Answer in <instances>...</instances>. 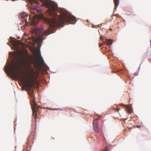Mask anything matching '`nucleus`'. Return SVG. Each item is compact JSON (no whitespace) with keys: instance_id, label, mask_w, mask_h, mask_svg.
<instances>
[{"instance_id":"1","label":"nucleus","mask_w":151,"mask_h":151,"mask_svg":"<svg viewBox=\"0 0 151 151\" xmlns=\"http://www.w3.org/2000/svg\"><path fill=\"white\" fill-rule=\"evenodd\" d=\"M34 54L38 62L34 61L32 56L29 55L23 60V65L26 72L27 79L21 76L18 72L19 65L17 63H15L13 65H10L8 67L5 66V72L11 75L15 79H19L23 84V88L25 91L29 90V94L30 97L32 98V101H31V105L32 109V115L35 119L36 117H38L37 113L39 111L40 107L35 103L34 92L30 88L34 85L35 82L38 83L37 80L38 76L36 72L32 67V64L33 63L35 68L40 66L44 63L43 59L41 58L40 51L39 50H35Z\"/></svg>"},{"instance_id":"2","label":"nucleus","mask_w":151,"mask_h":151,"mask_svg":"<svg viewBox=\"0 0 151 151\" xmlns=\"http://www.w3.org/2000/svg\"><path fill=\"white\" fill-rule=\"evenodd\" d=\"M37 16V18H42L45 22L48 23L49 25V28L46 30L43 34L41 33L42 29L41 28H37L33 30V32L38 36V38L35 40L36 42L38 44L37 45L38 47L40 45L39 43L41 42L43 40L42 39L43 36L44 35L47 36L54 33V30L55 27L63 26L65 22L73 24L74 23L73 22L76 21L75 17L65 10L61 11L57 20H56L55 18H52L51 19L46 18L41 14Z\"/></svg>"},{"instance_id":"3","label":"nucleus","mask_w":151,"mask_h":151,"mask_svg":"<svg viewBox=\"0 0 151 151\" xmlns=\"http://www.w3.org/2000/svg\"><path fill=\"white\" fill-rule=\"evenodd\" d=\"M43 2L41 4L42 7L45 6L48 9L49 12L52 16L55 17H57L58 14L55 12L57 9V5L55 3L52 2L50 0H40ZM31 3H35L37 4H39V2L37 0H29Z\"/></svg>"},{"instance_id":"4","label":"nucleus","mask_w":151,"mask_h":151,"mask_svg":"<svg viewBox=\"0 0 151 151\" xmlns=\"http://www.w3.org/2000/svg\"><path fill=\"white\" fill-rule=\"evenodd\" d=\"M11 42L12 43L13 46L17 50H19V45L23 46L24 44L21 42L19 40H11Z\"/></svg>"},{"instance_id":"5","label":"nucleus","mask_w":151,"mask_h":151,"mask_svg":"<svg viewBox=\"0 0 151 151\" xmlns=\"http://www.w3.org/2000/svg\"><path fill=\"white\" fill-rule=\"evenodd\" d=\"M99 118H97L94 120L93 122V129L94 132L97 133L99 132V129L98 127V124L97 120Z\"/></svg>"},{"instance_id":"6","label":"nucleus","mask_w":151,"mask_h":151,"mask_svg":"<svg viewBox=\"0 0 151 151\" xmlns=\"http://www.w3.org/2000/svg\"><path fill=\"white\" fill-rule=\"evenodd\" d=\"M21 17L22 18L24 19V23H25V24H26L28 23V22L27 21V19L28 17H29V20L30 21V16L29 15L28 16L25 14H23L21 15Z\"/></svg>"},{"instance_id":"7","label":"nucleus","mask_w":151,"mask_h":151,"mask_svg":"<svg viewBox=\"0 0 151 151\" xmlns=\"http://www.w3.org/2000/svg\"><path fill=\"white\" fill-rule=\"evenodd\" d=\"M121 106L125 107L126 108L127 110L128 113H129L130 114L132 113V109L131 106L130 105H125L121 104Z\"/></svg>"},{"instance_id":"8","label":"nucleus","mask_w":151,"mask_h":151,"mask_svg":"<svg viewBox=\"0 0 151 151\" xmlns=\"http://www.w3.org/2000/svg\"><path fill=\"white\" fill-rule=\"evenodd\" d=\"M119 0H114V3L115 4V7L114 9L115 10H116L117 7L119 5Z\"/></svg>"},{"instance_id":"9","label":"nucleus","mask_w":151,"mask_h":151,"mask_svg":"<svg viewBox=\"0 0 151 151\" xmlns=\"http://www.w3.org/2000/svg\"><path fill=\"white\" fill-rule=\"evenodd\" d=\"M105 43L108 45H111L112 44V40L110 39H107L106 40Z\"/></svg>"},{"instance_id":"10","label":"nucleus","mask_w":151,"mask_h":151,"mask_svg":"<svg viewBox=\"0 0 151 151\" xmlns=\"http://www.w3.org/2000/svg\"><path fill=\"white\" fill-rule=\"evenodd\" d=\"M108 148L107 147H105L104 150L103 151H108Z\"/></svg>"},{"instance_id":"11","label":"nucleus","mask_w":151,"mask_h":151,"mask_svg":"<svg viewBox=\"0 0 151 151\" xmlns=\"http://www.w3.org/2000/svg\"><path fill=\"white\" fill-rule=\"evenodd\" d=\"M35 21L33 20V22L31 24V25H35Z\"/></svg>"},{"instance_id":"12","label":"nucleus","mask_w":151,"mask_h":151,"mask_svg":"<svg viewBox=\"0 0 151 151\" xmlns=\"http://www.w3.org/2000/svg\"><path fill=\"white\" fill-rule=\"evenodd\" d=\"M116 110L118 112L119 111L120 109L117 108L116 109Z\"/></svg>"},{"instance_id":"13","label":"nucleus","mask_w":151,"mask_h":151,"mask_svg":"<svg viewBox=\"0 0 151 151\" xmlns=\"http://www.w3.org/2000/svg\"><path fill=\"white\" fill-rule=\"evenodd\" d=\"M103 45L101 43H99V46L100 47H101Z\"/></svg>"},{"instance_id":"14","label":"nucleus","mask_w":151,"mask_h":151,"mask_svg":"<svg viewBox=\"0 0 151 151\" xmlns=\"http://www.w3.org/2000/svg\"><path fill=\"white\" fill-rule=\"evenodd\" d=\"M136 127H137V128H139L141 127V126L139 125H137Z\"/></svg>"},{"instance_id":"15","label":"nucleus","mask_w":151,"mask_h":151,"mask_svg":"<svg viewBox=\"0 0 151 151\" xmlns=\"http://www.w3.org/2000/svg\"><path fill=\"white\" fill-rule=\"evenodd\" d=\"M40 11H41V10H37V12H39Z\"/></svg>"},{"instance_id":"16","label":"nucleus","mask_w":151,"mask_h":151,"mask_svg":"<svg viewBox=\"0 0 151 151\" xmlns=\"http://www.w3.org/2000/svg\"><path fill=\"white\" fill-rule=\"evenodd\" d=\"M100 40H103V38L101 37H100Z\"/></svg>"},{"instance_id":"17","label":"nucleus","mask_w":151,"mask_h":151,"mask_svg":"<svg viewBox=\"0 0 151 151\" xmlns=\"http://www.w3.org/2000/svg\"><path fill=\"white\" fill-rule=\"evenodd\" d=\"M30 139V137H29L27 138V139L28 140H29V139Z\"/></svg>"}]
</instances>
